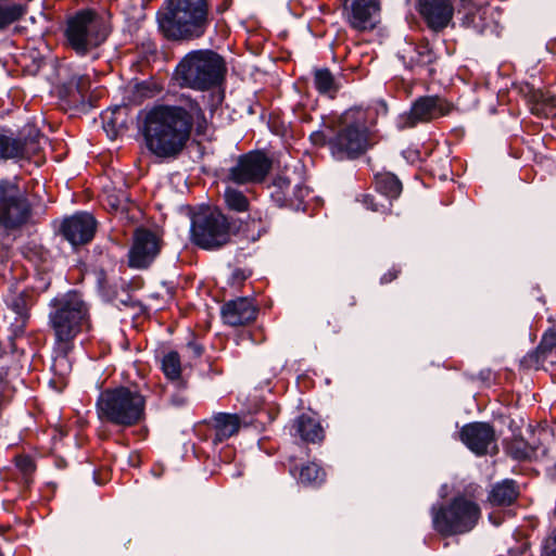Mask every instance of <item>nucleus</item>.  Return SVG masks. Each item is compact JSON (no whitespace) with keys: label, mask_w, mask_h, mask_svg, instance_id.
<instances>
[{"label":"nucleus","mask_w":556,"mask_h":556,"mask_svg":"<svg viewBox=\"0 0 556 556\" xmlns=\"http://www.w3.org/2000/svg\"><path fill=\"white\" fill-rule=\"evenodd\" d=\"M274 187L277 188L281 194L285 201L291 200L290 189H291V181L288 177L285 176H278L274 180Z\"/></svg>","instance_id":"nucleus-37"},{"label":"nucleus","mask_w":556,"mask_h":556,"mask_svg":"<svg viewBox=\"0 0 556 556\" xmlns=\"http://www.w3.org/2000/svg\"><path fill=\"white\" fill-rule=\"evenodd\" d=\"M75 85L80 94H84L89 88V79L85 76H78L75 78Z\"/></svg>","instance_id":"nucleus-38"},{"label":"nucleus","mask_w":556,"mask_h":556,"mask_svg":"<svg viewBox=\"0 0 556 556\" xmlns=\"http://www.w3.org/2000/svg\"><path fill=\"white\" fill-rule=\"evenodd\" d=\"M314 84L320 93L331 94L337 91V85L332 74L326 70H316L314 73Z\"/></svg>","instance_id":"nucleus-28"},{"label":"nucleus","mask_w":556,"mask_h":556,"mask_svg":"<svg viewBox=\"0 0 556 556\" xmlns=\"http://www.w3.org/2000/svg\"><path fill=\"white\" fill-rule=\"evenodd\" d=\"M49 307V325L59 344H71L85 327L89 328V305L79 292L60 294Z\"/></svg>","instance_id":"nucleus-5"},{"label":"nucleus","mask_w":556,"mask_h":556,"mask_svg":"<svg viewBox=\"0 0 556 556\" xmlns=\"http://www.w3.org/2000/svg\"><path fill=\"white\" fill-rule=\"evenodd\" d=\"M556 348V331L553 329L547 330L538 348L542 355L552 352Z\"/></svg>","instance_id":"nucleus-34"},{"label":"nucleus","mask_w":556,"mask_h":556,"mask_svg":"<svg viewBox=\"0 0 556 556\" xmlns=\"http://www.w3.org/2000/svg\"><path fill=\"white\" fill-rule=\"evenodd\" d=\"M395 277H396L395 275H392V276H391V275H384V276L382 277V281H383V282H390V281H391L392 279H394Z\"/></svg>","instance_id":"nucleus-42"},{"label":"nucleus","mask_w":556,"mask_h":556,"mask_svg":"<svg viewBox=\"0 0 556 556\" xmlns=\"http://www.w3.org/2000/svg\"><path fill=\"white\" fill-rule=\"evenodd\" d=\"M224 197L226 204L230 210L244 212L249 207V201L247 197L237 189L231 187L226 188Z\"/></svg>","instance_id":"nucleus-30"},{"label":"nucleus","mask_w":556,"mask_h":556,"mask_svg":"<svg viewBox=\"0 0 556 556\" xmlns=\"http://www.w3.org/2000/svg\"><path fill=\"white\" fill-rule=\"evenodd\" d=\"M447 113L446 105L439 97H422L415 101L410 111L400 117L399 127L409 128L418 123L429 122Z\"/></svg>","instance_id":"nucleus-13"},{"label":"nucleus","mask_w":556,"mask_h":556,"mask_svg":"<svg viewBox=\"0 0 556 556\" xmlns=\"http://www.w3.org/2000/svg\"><path fill=\"white\" fill-rule=\"evenodd\" d=\"M191 119L197 123V131L206 129V119L198 105L188 113L181 106L160 105L147 113L143 136L148 149L161 157L177 155L186 146L191 130Z\"/></svg>","instance_id":"nucleus-1"},{"label":"nucleus","mask_w":556,"mask_h":556,"mask_svg":"<svg viewBox=\"0 0 556 556\" xmlns=\"http://www.w3.org/2000/svg\"><path fill=\"white\" fill-rule=\"evenodd\" d=\"M26 12L24 5L10 0H0V29L17 21Z\"/></svg>","instance_id":"nucleus-26"},{"label":"nucleus","mask_w":556,"mask_h":556,"mask_svg":"<svg viewBox=\"0 0 556 556\" xmlns=\"http://www.w3.org/2000/svg\"><path fill=\"white\" fill-rule=\"evenodd\" d=\"M517 496L518 490L514 481L505 480L492 488L488 498L492 505L504 506L510 505Z\"/></svg>","instance_id":"nucleus-23"},{"label":"nucleus","mask_w":556,"mask_h":556,"mask_svg":"<svg viewBox=\"0 0 556 556\" xmlns=\"http://www.w3.org/2000/svg\"><path fill=\"white\" fill-rule=\"evenodd\" d=\"M271 168V161L262 152H249L239 156L228 169L227 179L237 185L260 184Z\"/></svg>","instance_id":"nucleus-11"},{"label":"nucleus","mask_w":556,"mask_h":556,"mask_svg":"<svg viewBox=\"0 0 556 556\" xmlns=\"http://www.w3.org/2000/svg\"><path fill=\"white\" fill-rule=\"evenodd\" d=\"M519 457H530V454L529 453H522Z\"/></svg>","instance_id":"nucleus-44"},{"label":"nucleus","mask_w":556,"mask_h":556,"mask_svg":"<svg viewBox=\"0 0 556 556\" xmlns=\"http://www.w3.org/2000/svg\"><path fill=\"white\" fill-rule=\"evenodd\" d=\"M38 140L22 142L12 137L0 132V160L9 159H26L35 154L39 150L40 140H45L42 136H37Z\"/></svg>","instance_id":"nucleus-19"},{"label":"nucleus","mask_w":556,"mask_h":556,"mask_svg":"<svg viewBox=\"0 0 556 556\" xmlns=\"http://www.w3.org/2000/svg\"><path fill=\"white\" fill-rule=\"evenodd\" d=\"M25 463H26V464H24V469H25V470L31 469V466H33V465H31L30 460H25Z\"/></svg>","instance_id":"nucleus-43"},{"label":"nucleus","mask_w":556,"mask_h":556,"mask_svg":"<svg viewBox=\"0 0 556 556\" xmlns=\"http://www.w3.org/2000/svg\"><path fill=\"white\" fill-rule=\"evenodd\" d=\"M419 12L429 27L438 31L452 21L454 9L451 0H419Z\"/></svg>","instance_id":"nucleus-17"},{"label":"nucleus","mask_w":556,"mask_h":556,"mask_svg":"<svg viewBox=\"0 0 556 556\" xmlns=\"http://www.w3.org/2000/svg\"><path fill=\"white\" fill-rule=\"evenodd\" d=\"M292 434L299 435L306 442H318L324 438V430L320 424L312 416L303 414L299 416L292 425Z\"/></svg>","instance_id":"nucleus-20"},{"label":"nucleus","mask_w":556,"mask_h":556,"mask_svg":"<svg viewBox=\"0 0 556 556\" xmlns=\"http://www.w3.org/2000/svg\"><path fill=\"white\" fill-rule=\"evenodd\" d=\"M324 479V470L315 463H309L300 470L299 480L303 484H318L321 483Z\"/></svg>","instance_id":"nucleus-29"},{"label":"nucleus","mask_w":556,"mask_h":556,"mask_svg":"<svg viewBox=\"0 0 556 556\" xmlns=\"http://www.w3.org/2000/svg\"><path fill=\"white\" fill-rule=\"evenodd\" d=\"M417 54H418L417 62L420 64H430L435 59L434 52L432 51V49L428 42L420 45L417 48Z\"/></svg>","instance_id":"nucleus-36"},{"label":"nucleus","mask_w":556,"mask_h":556,"mask_svg":"<svg viewBox=\"0 0 556 556\" xmlns=\"http://www.w3.org/2000/svg\"><path fill=\"white\" fill-rule=\"evenodd\" d=\"M530 99L535 103L546 102L545 94L541 90L529 88Z\"/></svg>","instance_id":"nucleus-39"},{"label":"nucleus","mask_w":556,"mask_h":556,"mask_svg":"<svg viewBox=\"0 0 556 556\" xmlns=\"http://www.w3.org/2000/svg\"><path fill=\"white\" fill-rule=\"evenodd\" d=\"M433 528L443 535L470 531L480 518V508L465 497H456L448 506L431 508Z\"/></svg>","instance_id":"nucleus-8"},{"label":"nucleus","mask_w":556,"mask_h":556,"mask_svg":"<svg viewBox=\"0 0 556 556\" xmlns=\"http://www.w3.org/2000/svg\"><path fill=\"white\" fill-rule=\"evenodd\" d=\"M34 303V298L30 292L23 291L16 295H13L8 305L10 309L17 316L16 321L18 327L24 326L26 319L29 316V309Z\"/></svg>","instance_id":"nucleus-24"},{"label":"nucleus","mask_w":556,"mask_h":556,"mask_svg":"<svg viewBox=\"0 0 556 556\" xmlns=\"http://www.w3.org/2000/svg\"><path fill=\"white\" fill-rule=\"evenodd\" d=\"M147 396L138 387L122 386L100 393L97 414L101 421L128 428L144 420Z\"/></svg>","instance_id":"nucleus-4"},{"label":"nucleus","mask_w":556,"mask_h":556,"mask_svg":"<svg viewBox=\"0 0 556 556\" xmlns=\"http://www.w3.org/2000/svg\"><path fill=\"white\" fill-rule=\"evenodd\" d=\"M333 136V130L330 126H325L324 129L311 134V141L315 146H329V139Z\"/></svg>","instance_id":"nucleus-35"},{"label":"nucleus","mask_w":556,"mask_h":556,"mask_svg":"<svg viewBox=\"0 0 556 556\" xmlns=\"http://www.w3.org/2000/svg\"><path fill=\"white\" fill-rule=\"evenodd\" d=\"M222 316L230 326H242L256 318V307L248 298H239L223 305Z\"/></svg>","instance_id":"nucleus-18"},{"label":"nucleus","mask_w":556,"mask_h":556,"mask_svg":"<svg viewBox=\"0 0 556 556\" xmlns=\"http://www.w3.org/2000/svg\"><path fill=\"white\" fill-rule=\"evenodd\" d=\"M376 189L388 198H397L402 192V184L393 174H379L376 176Z\"/></svg>","instance_id":"nucleus-25"},{"label":"nucleus","mask_w":556,"mask_h":556,"mask_svg":"<svg viewBox=\"0 0 556 556\" xmlns=\"http://www.w3.org/2000/svg\"><path fill=\"white\" fill-rule=\"evenodd\" d=\"M191 236L200 248L217 249L229 242L230 224L219 211L206 208L193 215Z\"/></svg>","instance_id":"nucleus-9"},{"label":"nucleus","mask_w":556,"mask_h":556,"mask_svg":"<svg viewBox=\"0 0 556 556\" xmlns=\"http://www.w3.org/2000/svg\"><path fill=\"white\" fill-rule=\"evenodd\" d=\"M546 552L548 556H556V538L548 542L546 545Z\"/></svg>","instance_id":"nucleus-41"},{"label":"nucleus","mask_w":556,"mask_h":556,"mask_svg":"<svg viewBox=\"0 0 556 556\" xmlns=\"http://www.w3.org/2000/svg\"><path fill=\"white\" fill-rule=\"evenodd\" d=\"M155 94L154 87L147 81L137 83L134 87V100L142 101L146 98H152Z\"/></svg>","instance_id":"nucleus-33"},{"label":"nucleus","mask_w":556,"mask_h":556,"mask_svg":"<svg viewBox=\"0 0 556 556\" xmlns=\"http://www.w3.org/2000/svg\"><path fill=\"white\" fill-rule=\"evenodd\" d=\"M195 353H197L198 355H200V354H201V349L195 348Z\"/></svg>","instance_id":"nucleus-45"},{"label":"nucleus","mask_w":556,"mask_h":556,"mask_svg":"<svg viewBox=\"0 0 556 556\" xmlns=\"http://www.w3.org/2000/svg\"><path fill=\"white\" fill-rule=\"evenodd\" d=\"M367 115L368 112L361 109L349 110L342 115L338 130L329 139V148L336 159L357 157L369 148Z\"/></svg>","instance_id":"nucleus-7"},{"label":"nucleus","mask_w":556,"mask_h":556,"mask_svg":"<svg viewBox=\"0 0 556 556\" xmlns=\"http://www.w3.org/2000/svg\"><path fill=\"white\" fill-rule=\"evenodd\" d=\"M363 203L365 204V206L367 208H370L372 211H378V203L375 199V197L370 195V194H365L363 197Z\"/></svg>","instance_id":"nucleus-40"},{"label":"nucleus","mask_w":556,"mask_h":556,"mask_svg":"<svg viewBox=\"0 0 556 556\" xmlns=\"http://www.w3.org/2000/svg\"><path fill=\"white\" fill-rule=\"evenodd\" d=\"M94 231L96 219L88 213L73 215L62 224L63 236L74 247L91 241Z\"/></svg>","instance_id":"nucleus-15"},{"label":"nucleus","mask_w":556,"mask_h":556,"mask_svg":"<svg viewBox=\"0 0 556 556\" xmlns=\"http://www.w3.org/2000/svg\"><path fill=\"white\" fill-rule=\"evenodd\" d=\"M110 30V24L104 14L93 9H81L68 16L64 35L67 45L76 53L85 55L101 46Z\"/></svg>","instance_id":"nucleus-6"},{"label":"nucleus","mask_w":556,"mask_h":556,"mask_svg":"<svg viewBox=\"0 0 556 556\" xmlns=\"http://www.w3.org/2000/svg\"><path fill=\"white\" fill-rule=\"evenodd\" d=\"M460 439L477 455L486 454L491 446L495 447L494 430L485 422H472L464 426Z\"/></svg>","instance_id":"nucleus-16"},{"label":"nucleus","mask_w":556,"mask_h":556,"mask_svg":"<svg viewBox=\"0 0 556 556\" xmlns=\"http://www.w3.org/2000/svg\"><path fill=\"white\" fill-rule=\"evenodd\" d=\"M160 252L157 237L146 229H138L134 236V243L128 253V264L132 268H147Z\"/></svg>","instance_id":"nucleus-12"},{"label":"nucleus","mask_w":556,"mask_h":556,"mask_svg":"<svg viewBox=\"0 0 556 556\" xmlns=\"http://www.w3.org/2000/svg\"><path fill=\"white\" fill-rule=\"evenodd\" d=\"M159 27L170 40H193L202 37L208 26L206 0H168L165 13L159 16Z\"/></svg>","instance_id":"nucleus-2"},{"label":"nucleus","mask_w":556,"mask_h":556,"mask_svg":"<svg viewBox=\"0 0 556 556\" xmlns=\"http://www.w3.org/2000/svg\"><path fill=\"white\" fill-rule=\"evenodd\" d=\"M128 111L127 105H119L105 112L103 115V124L108 134L112 132V136L115 137L127 129Z\"/></svg>","instance_id":"nucleus-22"},{"label":"nucleus","mask_w":556,"mask_h":556,"mask_svg":"<svg viewBox=\"0 0 556 556\" xmlns=\"http://www.w3.org/2000/svg\"><path fill=\"white\" fill-rule=\"evenodd\" d=\"M70 345L61 344V352L53 358L51 369L60 377H65L71 372L72 365L66 356Z\"/></svg>","instance_id":"nucleus-31"},{"label":"nucleus","mask_w":556,"mask_h":556,"mask_svg":"<svg viewBox=\"0 0 556 556\" xmlns=\"http://www.w3.org/2000/svg\"><path fill=\"white\" fill-rule=\"evenodd\" d=\"M106 202L114 211L125 212L129 210V199L124 191L109 192L106 194Z\"/></svg>","instance_id":"nucleus-32"},{"label":"nucleus","mask_w":556,"mask_h":556,"mask_svg":"<svg viewBox=\"0 0 556 556\" xmlns=\"http://www.w3.org/2000/svg\"><path fill=\"white\" fill-rule=\"evenodd\" d=\"M212 422L215 429L214 442H223L229 439L239 431L241 426V420L238 415L227 413L214 415Z\"/></svg>","instance_id":"nucleus-21"},{"label":"nucleus","mask_w":556,"mask_h":556,"mask_svg":"<svg viewBox=\"0 0 556 556\" xmlns=\"http://www.w3.org/2000/svg\"><path fill=\"white\" fill-rule=\"evenodd\" d=\"M162 370L167 379L179 382L181 364L177 352L172 351L164 355Z\"/></svg>","instance_id":"nucleus-27"},{"label":"nucleus","mask_w":556,"mask_h":556,"mask_svg":"<svg viewBox=\"0 0 556 556\" xmlns=\"http://www.w3.org/2000/svg\"><path fill=\"white\" fill-rule=\"evenodd\" d=\"M225 59L211 49L188 52L177 64L174 77L180 87L205 91L223 84Z\"/></svg>","instance_id":"nucleus-3"},{"label":"nucleus","mask_w":556,"mask_h":556,"mask_svg":"<svg viewBox=\"0 0 556 556\" xmlns=\"http://www.w3.org/2000/svg\"><path fill=\"white\" fill-rule=\"evenodd\" d=\"M380 11L378 0H344L343 14L349 24L358 30L371 29Z\"/></svg>","instance_id":"nucleus-14"},{"label":"nucleus","mask_w":556,"mask_h":556,"mask_svg":"<svg viewBox=\"0 0 556 556\" xmlns=\"http://www.w3.org/2000/svg\"><path fill=\"white\" fill-rule=\"evenodd\" d=\"M30 204L14 182L0 181V228L14 230L30 217Z\"/></svg>","instance_id":"nucleus-10"}]
</instances>
